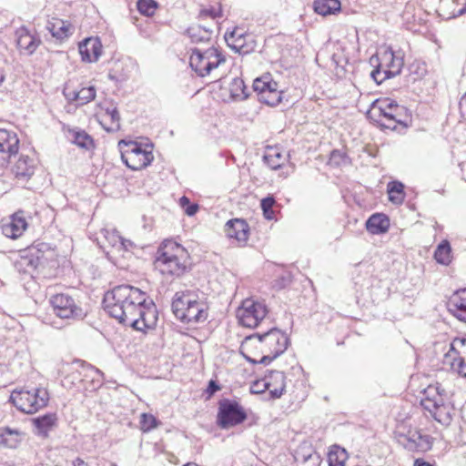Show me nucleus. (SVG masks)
<instances>
[{
  "label": "nucleus",
  "mask_w": 466,
  "mask_h": 466,
  "mask_svg": "<svg viewBox=\"0 0 466 466\" xmlns=\"http://www.w3.org/2000/svg\"><path fill=\"white\" fill-rule=\"evenodd\" d=\"M295 460L298 462L309 464V466H317L319 463V455L311 449H309L305 452L297 451Z\"/></svg>",
  "instance_id": "40"
},
{
  "label": "nucleus",
  "mask_w": 466,
  "mask_h": 466,
  "mask_svg": "<svg viewBox=\"0 0 466 466\" xmlns=\"http://www.w3.org/2000/svg\"><path fill=\"white\" fill-rule=\"evenodd\" d=\"M19 149V138L15 132L0 128V167H5Z\"/></svg>",
  "instance_id": "14"
},
{
  "label": "nucleus",
  "mask_w": 466,
  "mask_h": 466,
  "mask_svg": "<svg viewBox=\"0 0 466 466\" xmlns=\"http://www.w3.org/2000/svg\"><path fill=\"white\" fill-rule=\"evenodd\" d=\"M136 245L133 241L122 237L117 251H132Z\"/></svg>",
  "instance_id": "55"
},
{
  "label": "nucleus",
  "mask_w": 466,
  "mask_h": 466,
  "mask_svg": "<svg viewBox=\"0 0 466 466\" xmlns=\"http://www.w3.org/2000/svg\"><path fill=\"white\" fill-rule=\"evenodd\" d=\"M78 93V106H84L90 101L94 100L96 97V89L94 86H90L88 87H83L80 90H77Z\"/></svg>",
  "instance_id": "46"
},
{
  "label": "nucleus",
  "mask_w": 466,
  "mask_h": 466,
  "mask_svg": "<svg viewBox=\"0 0 466 466\" xmlns=\"http://www.w3.org/2000/svg\"><path fill=\"white\" fill-rule=\"evenodd\" d=\"M108 78L115 82H123L127 78L121 61H114L113 66L109 69Z\"/></svg>",
  "instance_id": "41"
},
{
  "label": "nucleus",
  "mask_w": 466,
  "mask_h": 466,
  "mask_svg": "<svg viewBox=\"0 0 466 466\" xmlns=\"http://www.w3.org/2000/svg\"><path fill=\"white\" fill-rule=\"evenodd\" d=\"M389 200L395 205H401L404 201V185L397 180L390 181L387 185Z\"/></svg>",
  "instance_id": "32"
},
{
  "label": "nucleus",
  "mask_w": 466,
  "mask_h": 466,
  "mask_svg": "<svg viewBox=\"0 0 466 466\" xmlns=\"http://www.w3.org/2000/svg\"><path fill=\"white\" fill-rule=\"evenodd\" d=\"M420 404L424 410L442 425H450L452 420L454 407L449 400L447 393L440 384L428 386L423 392Z\"/></svg>",
  "instance_id": "3"
},
{
  "label": "nucleus",
  "mask_w": 466,
  "mask_h": 466,
  "mask_svg": "<svg viewBox=\"0 0 466 466\" xmlns=\"http://www.w3.org/2000/svg\"><path fill=\"white\" fill-rule=\"evenodd\" d=\"M22 440V433L17 429L7 426L0 427V447L15 449Z\"/></svg>",
  "instance_id": "25"
},
{
  "label": "nucleus",
  "mask_w": 466,
  "mask_h": 466,
  "mask_svg": "<svg viewBox=\"0 0 466 466\" xmlns=\"http://www.w3.org/2000/svg\"><path fill=\"white\" fill-rule=\"evenodd\" d=\"M106 116H109L111 120V127L107 130H118L120 127V116L116 107H107L106 109Z\"/></svg>",
  "instance_id": "51"
},
{
  "label": "nucleus",
  "mask_w": 466,
  "mask_h": 466,
  "mask_svg": "<svg viewBox=\"0 0 466 466\" xmlns=\"http://www.w3.org/2000/svg\"><path fill=\"white\" fill-rule=\"evenodd\" d=\"M66 137L71 143L87 151L93 150L96 147L93 137L77 127L69 128L66 131Z\"/></svg>",
  "instance_id": "24"
},
{
  "label": "nucleus",
  "mask_w": 466,
  "mask_h": 466,
  "mask_svg": "<svg viewBox=\"0 0 466 466\" xmlns=\"http://www.w3.org/2000/svg\"><path fill=\"white\" fill-rule=\"evenodd\" d=\"M224 229L228 238H234L240 244H245L248 238L249 227L242 218L229 219Z\"/></svg>",
  "instance_id": "18"
},
{
  "label": "nucleus",
  "mask_w": 466,
  "mask_h": 466,
  "mask_svg": "<svg viewBox=\"0 0 466 466\" xmlns=\"http://www.w3.org/2000/svg\"><path fill=\"white\" fill-rule=\"evenodd\" d=\"M405 447L409 450L427 451L431 449L433 438L422 431H409Z\"/></svg>",
  "instance_id": "21"
},
{
  "label": "nucleus",
  "mask_w": 466,
  "mask_h": 466,
  "mask_svg": "<svg viewBox=\"0 0 466 466\" xmlns=\"http://www.w3.org/2000/svg\"><path fill=\"white\" fill-rule=\"evenodd\" d=\"M347 160V156L344 152L335 149L330 153L329 164L334 167H339Z\"/></svg>",
  "instance_id": "52"
},
{
  "label": "nucleus",
  "mask_w": 466,
  "mask_h": 466,
  "mask_svg": "<svg viewBox=\"0 0 466 466\" xmlns=\"http://www.w3.org/2000/svg\"><path fill=\"white\" fill-rule=\"evenodd\" d=\"M434 258L437 263L448 266L452 260L451 247L448 240H442L434 251Z\"/></svg>",
  "instance_id": "33"
},
{
  "label": "nucleus",
  "mask_w": 466,
  "mask_h": 466,
  "mask_svg": "<svg viewBox=\"0 0 466 466\" xmlns=\"http://www.w3.org/2000/svg\"><path fill=\"white\" fill-rule=\"evenodd\" d=\"M187 34L192 43H208L211 40L213 30L200 25H194L187 28Z\"/></svg>",
  "instance_id": "29"
},
{
  "label": "nucleus",
  "mask_w": 466,
  "mask_h": 466,
  "mask_svg": "<svg viewBox=\"0 0 466 466\" xmlns=\"http://www.w3.org/2000/svg\"><path fill=\"white\" fill-rule=\"evenodd\" d=\"M346 457L347 454L343 449L330 451L328 454V464L329 466H345Z\"/></svg>",
  "instance_id": "44"
},
{
  "label": "nucleus",
  "mask_w": 466,
  "mask_h": 466,
  "mask_svg": "<svg viewBox=\"0 0 466 466\" xmlns=\"http://www.w3.org/2000/svg\"><path fill=\"white\" fill-rule=\"evenodd\" d=\"M127 149L121 152V158L127 167L132 170H140L151 164L154 159L152 145L143 146L141 143L120 141Z\"/></svg>",
  "instance_id": "9"
},
{
  "label": "nucleus",
  "mask_w": 466,
  "mask_h": 466,
  "mask_svg": "<svg viewBox=\"0 0 466 466\" xmlns=\"http://www.w3.org/2000/svg\"><path fill=\"white\" fill-rule=\"evenodd\" d=\"M278 357H274V353L273 354H270L268 352H267L266 355H264L258 361V363H260V364H264V365H268L269 364L272 360H274L275 359H277Z\"/></svg>",
  "instance_id": "59"
},
{
  "label": "nucleus",
  "mask_w": 466,
  "mask_h": 466,
  "mask_svg": "<svg viewBox=\"0 0 466 466\" xmlns=\"http://www.w3.org/2000/svg\"><path fill=\"white\" fill-rule=\"evenodd\" d=\"M313 7L317 14L327 16L339 13L341 4L339 0H315Z\"/></svg>",
  "instance_id": "28"
},
{
  "label": "nucleus",
  "mask_w": 466,
  "mask_h": 466,
  "mask_svg": "<svg viewBox=\"0 0 466 466\" xmlns=\"http://www.w3.org/2000/svg\"><path fill=\"white\" fill-rule=\"evenodd\" d=\"M281 91L278 89L277 86L264 91L263 96H261L258 100L265 105L276 106L281 102Z\"/></svg>",
  "instance_id": "35"
},
{
  "label": "nucleus",
  "mask_w": 466,
  "mask_h": 466,
  "mask_svg": "<svg viewBox=\"0 0 466 466\" xmlns=\"http://www.w3.org/2000/svg\"><path fill=\"white\" fill-rule=\"evenodd\" d=\"M247 33L243 31V29L235 27L230 32H226L225 34V40L228 44V46L231 48L232 44H236L238 40H240L243 35H245Z\"/></svg>",
  "instance_id": "50"
},
{
  "label": "nucleus",
  "mask_w": 466,
  "mask_h": 466,
  "mask_svg": "<svg viewBox=\"0 0 466 466\" xmlns=\"http://www.w3.org/2000/svg\"><path fill=\"white\" fill-rule=\"evenodd\" d=\"M225 63V55L214 46L207 49L193 48L189 58L190 67L201 77L208 76L212 70Z\"/></svg>",
  "instance_id": "6"
},
{
  "label": "nucleus",
  "mask_w": 466,
  "mask_h": 466,
  "mask_svg": "<svg viewBox=\"0 0 466 466\" xmlns=\"http://www.w3.org/2000/svg\"><path fill=\"white\" fill-rule=\"evenodd\" d=\"M389 227V218L381 213L371 215L366 221V228L371 234L385 233L388 231Z\"/></svg>",
  "instance_id": "26"
},
{
  "label": "nucleus",
  "mask_w": 466,
  "mask_h": 466,
  "mask_svg": "<svg viewBox=\"0 0 466 466\" xmlns=\"http://www.w3.org/2000/svg\"><path fill=\"white\" fill-rule=\"evenodd\" d=\"M257 339L262 344V350L274 357H279L288 349L289 339L288 335L277 328H272L264 333H255L246 338L247 341Z\"/></svg>",
  "instance_id": "11"
},
{
  "label": "nucleus",
  "mask_w": 466,
  "mask_h": 466,
  "mask_svg": "<svg viewBox=\"0 0 466 466\" xmlns=\"http://www.w3.org/2000/svg\"><path fill=\"white\" fill-rule=\"evenodd\" d=\"M9 400L18 410L33 414L47 405L49 394L45 388H23L13 390Z\"/></svg>",
  "instance_id": "5"
},
{
  "label": "nucleus",
  "mask_w": 466,
  "mask_h": 466,
  "mask_svg": "<svg viewBox=\"0 0 466 466\" xmlns=\"http://www.w3.org/2000/svg\"><path fill=\"white\" fill-rule=\"evenodd\" d=\"M380 62L384 67V78H391L398 76L403 66L402 57L395 56L391 50L383 53Z\"/></svg>",
  "instance_id": "23"
},
{
  "label": "nucleus",
  "mask_w": 466,
  "mask_h": 466,
  "mask_svg": "<svg viewBox=\"0 0 466 466\" xmlns=\"http://www.w3.org/2000/svg\"><path fill=\"white\" fill-rule=\"evenodd\" d=\"M442 362L446 368L466 378V361L459 353H444Z\"/></svg>",
  "instance_id": "27"
},
{
  "label": "nucleus",
  "mask_w": 466,
  "mask_h": 466,
  "mask_svg": "<svg viewBox=\"0 0 466 466\" xmlns=\"http://www.w3.org/2000/svg\"><path fill=\"white\" fill-rule=\"evenodd\" d=\"M140 425L141 430L144 432H147L157 427L158 420L152 414L143 413L141 415Z\"/></svg>",
  "instance_id": "47"
},
{
  "label": "nucleus",
  "mask_w": 466,
  "mask_h": 466,
  "mask_svg": "<svg viewBox=\"0 0 466 466\" xmlns=\"http://www.w3.org/2000/svg\"><path fill=\"white\" fill-rule=\"evenodd\" d=\"M64 96L68 102H76V106H78V93L77 90H67L66 88L64 90Z\"/></svg>",
  "instance_id": "56"
},
{
  "label": "nucleus",
  "mask_w": 466,
  "mask_h": 466,
  "mask_svg": "<svg viewBox=\"0 0 466 466\" xmlns=\"http://www.w3.org/2000/svg\"><path fill=\"white\" fill-rule=\"evenodd\" d=\"M15 36L17 47L23 55L31 56L41 44L37 35L24 26L15 31Z\"/></svg>",
  "instance_id": "17"
},
{
  "label": "nucleus",
  "mask_w": 466,
  "mask_h": 466,
  "mask_svg": "<svg viewBox=\"0 0 466 466\" xmlns=\"http://www.w3.org/2000/svg\"><path fill=\"white\" fill-rule=\"evenodd\" d=\"M219 390H220L219 384L216 380H210L208 381V385L207 387L206 392L208 393V397H211Z\"/></svg>",
  "instance_id": "57"
},
{
  "label": "nucleus",
  "mask_w": 466,
  "mask_h": 466,
  "mask_svg": "<svg viewBox=\"0 0 466 466\" xmlns=\"http://www.w3.org/2000/svg\"><path fill=\"white\" fill-rule=\"evenodd\" d=\"M27 226L24 212L20 210L13 214L10 220L3 225V234L9 238L15 239L22 236Z\"/></svg>",
  "instance_id": "20"
},
{
  "label": "nucleus",
  "mask_w": 466,
  "mask_h": 466,
  "mask_svg": "<svg viewBox=\"0 0 466 466\" xmlns=\"http://www.w3.org/2000/svg\"><path fill=\"white\" fill-rule=\"evenodd\" d=\"M50 304L54 313L60 319L80 320L86 316L85 310L76 303L75 299L65 293L52 296Z\"/></svg>",
  "instance_id": "13"
},
{
  "label": "nucleus",
  "mask_w": 466,
  "mask_h": 466,
  "mask_svg": "<svg viewBox=\"0 0 466 466\" xmlns=\"http://www.w3.org/2000/svg\"><path fill=\"white\" fill-rule=\"evenodd\" d=\"M286 376L284 372L279 370H267L262 379V388L256 393L264 392L266 390L269 391L271 399L280 398L286 388Z\"/></svg>",
  "instance_id": "15"
},
{
  "label": "nucleus",
  "mask_w": 466,
  "mask_h": 466,
  "mask_svg": "<svg viewBox=\"0 0 466 466\" xmlns=\"http://www.w3.org/2000/svg\"><path fill=\"white\" fill-rule=\"evenodd\" d=\"M73 466H88V465L86 461H84V460H82L80 458H76L73 462Z\"/></svg>",
  "instance_id": "61"
},
{
  "label": "nucleus",
  "mask_w": 466,
  "mask_h": 466,
  "mask_svg": "<svg viewBox=\"0 0 466 466\" xmlns=\"http://www.w3.org/2000/svg\"><path fill=\"white\" fill-rule=\"evenodd\" d=\"M247 412L236 400L222 399L218 401L217 425L222 430H228L243 423L247 420Z\"/></svg>",
  "instance_id": "10"
},
{
  "label": "nucleus",
  "mask_w": 466,
  "mask_h": 466,
  "mask_svg": "<svg viewBox=\"0 0 466 466\" xmlns=\"http://www.w3.org/2000/svg\"><path fill=\"white\" fill-rule=\"evenodd\" d=\"M459 107L461 116L466 120V93L461 96Z\"/></svg>",
  "instance_id": "58"
},
{
  "label": "nucleus",
  "mask_w": 466,
  "mask_h": 466,
  "mask_svg": "<svg viewBox=\"0 0 466 466\" xmlns=\"http://www.w3.org/2000/svg\"><path fill=\"white\" fill-rule=\"evenodd\" d=\"M285 157L279 152L267 153L264 156V161L273 170H277L282 167Z\"/></svg>",
  "instance_id": "43"
},
{
  "label": "nucleus",
  "mask_w": 466,
  "mask_h": 466,
  "mask_svg": "<svg viewBox=\"0 0 466 466\" xmlns=\"http://www.w3.org/2000/svg\"><path fill=\"white\" fill-rule=\"evenodd\" d=\"M105 310L119 323L138 331L154 327L157 310L153 300L138 288L119 285L107 291L103 299Z\"/></svg>",
  "instance_id": "1"
},
{
  "label": "nucleus",
  "mask_w": 466,
  "mask_h": 466,
  "mask_svg": "<svg viewBox=\"0 0 466 466\" xmlns=\"http://www.w3.org/2000/svg\"><path fill=\"white\" fill-rule=\"evenodd\" d=\"M437 346H441L443 350H447L445 353L454 352L459 353V356H461V353H466V338H455L450 343H444L443 345L438 343Z\"/></svg>",
  "instance_id": "37"
},
{
  "label": "nucleus",
  "mask_w": 466,
  "mask_h": 466,
  "mask_svg": "<svg viewBox=\"0 0 466 466\" xmlns=\"http://www.w3.org/2000/svg\"><path fill=\"white\" fill-rule=\"evenodd\" d=\"M402 109L390 98L377 99L371 104L368 116L381 127L394 130L401 123L399 116Z\"/></svg>",
  "instance_id": "7"
},
{
  "label": "nucleus",
  "mask_w": 466,
  "mask_h": 466,
  "mask_svg": "<svg viewBox=\"0 0 466 466\" xmlns=\"http://www.w3.org/2000/svg\"><path fill=\"white\" fill-rule=\"evenodd\" d=\"M78 50L82 61L94 63L102 54V44L97 37H88L79 44Z\"/></svg>",
  "instance_id": "19"
},
{
  "label": "nucleus",
  "mask_w": 466,
  "mask_h": 466,
  "mask_svg": "<svg viewBox=\"0 0 466 466\" xmlns=\"http://www.w3.org/2000/svg\"><path fill=\"white\" fill-rule=\"evenodd\" d=\"M103 235L108 244L117 250L122 238L119 232L116 229H105L103 231Z\"/></svg>",
  "instance_id": "49"
},
{
  "label": "nucleus",
  "mask_w": 466,
  "mask_h": 466,
  "mask_svg": "<svg viewBox=\"0 0 466 466\" xmlns=\"http://www.w3.org/2000/svg\"><path fill=\"white\" fill-rule=\"evenodd\" d=\"M220 15H221V11L217 10L215 7L202 9L199 13L200 19H203L206 17H211L212 19H215Z\"/></svg>",
  "instance_id": "54"
},
{
  "label": "nucleus",
  "mask_w": 466,
  "mask_h": 466,
  "mask_svg": "<svg viewBox=\"0 0 466 466\" xmlns=\"http://www.w3.org/2000/svg\"><path fill=\"white\" fill-rule=\"evenodd\" d=\"M275 204L276 200L275 198L272 196H268L261 199L260 207L266 219H275V212L273 210V207L275 206Z\"/></svg>",
  "instance_id": "42"
},
{
  "label": "nucleus",
  "mask_w": 466,
  "mask_h": 466,
  "mask_svg": "<svg viewBox=\"0 0 466 466\" xmlns=\"http://www.w3.org/2000/svg\"><path fill=\"white\" fill-rule=\"evenodd\" d=\"M257 42L252 34L247 33L240 40H238L236 44H232L231 49L240 55L250 54L255 50Z\"/></svg>",
  "instance_id": "31"
},
{
  "label": "nucleus",
  "mask_w": 466,
  "mask_h": 466,
  "mask_svg": "<svg viewBox=\"0 0 466 466\" xmlns=\"http://www.w3.org/2000/svg\"><path fill=\"white\" fill-rule=\"evenodd\" d=\"M413 466H436V465L434 463L426 461L425 460H423L421 458H418L414 461Z\"/></svg>",
  "instance_id": "60"
},
{
  "label": "nucleus",
  "mask_w": 466,
  "mask_h": 466,
  "mask_svg": "<svg viewBox=\"0 0 466 466\" xmlns=\"http://www.w3.org/2000/svg\"><path fill=\"white\" fill-rule=\"evenodd\" d=\"M370 64L374 66L373 70L370 72V77L376 82V84H381L387 78H384V67L383 64L380 62V57L377 55L372 56L370 58Z\"/></svg>",
  "instance_id": "38"
},
{
  "label": "nucleus",
  "mask_w": 466,
  "mask_h": 466,
  "mask_svg": "<svg viewBox=\"0 0 466 466\" xmlns=\"http://www.w3.org/2000/svg\"><path fill=\"white\" fill-rule=\"evenodd\" d=\"M48 29L54 37L63 39L68 35L70 25L67 22L57 19L49 23Z\"/></svg>",
  "instance_id": "36"
},
{
  "label": "nucleus",
  "mask_w": 466,
  "mask_h": 466,
  "mask_svg": "<svg viewBox=\"0 0 466 466\" xmlns=\"http://www.w3.org/2000/svg\"><path fill=\"white\" fill-rule=\"evenodd\" d=\"M53 256V251L46 243H37L28 248L25 254L21 256L16 262L19 271L34 278L35 273L39 272Z\"/></svg>",
  "instance_id": "8"
},
{
  "label": "nucleus",
  "mask_w": 466,
  "mask_h": 466,
  "mask_svg": "<svg viewBox=\"0 0 466 466\" xmlns=\"http://www.w3.org/2000/svg\"><path fill=\"white\" fill-rule=\"evenodd\" d=\"M267 314L266 305L251 299H245L237 310L238 322L242 326L251 329L258 327Z\"/></svg>",
  "instance_id": "12"
},
{
  "label": "nucleus",
  "mask_w": 466,
  "mask_h": 466,
  "mask_svg": "<svg viewBox=\"0 0 466 466\" xmlns=\"http://www.w3.org/2000/svg\"><path fill=\"white\" fill-rule=\"evenodd\" d=\"M137 10L140 14L151 16L155 14L157 3L154 0H138L137 3Z\"/></svg>",
  "instance_id": "45"
},
{
  "label": "nucleus",
  "mask_w": 466,
  "mask_h": 466,
  "mask_svg": "<svg viewBox=\"0 0 466 466\" xmlns=\"http://www.w3.org/2000/svg\"><path fill=\"white\" fill-rule=\"evenodd\" d=\"M292 282V275L290 272H283L281 276L274 280V288L282 289L288 287Z\"/></svg>",
  "instance_id": "53"
},
{
  "label": "nucleus",
  "mask_w": 466,
  "mask_h": 466,
  "mask_svg": "<svg viewBox=\"0 0 466 466\" xmlns=\"http://www.w3.org/2000/svg\"><path fill=\"white\" fill-rule=\"evenodd\" d=\"M56 421L57 416L56 413H46L33 419V424L38 433L45 436L56 426Z\"/></svg>",
  "instance_id": "30"
},
{
  "label": "nucleus",
  "mask_w": 466,
  "mask_h": 466,
  "mask_svg": "<svg viewBox=\"0 0 466 466\" xmlns=\"http://www.w3.org/2000/svg\"><path fill=\"white\" fill-rule=\"evenodd\" d=\"M466 14V4L464 5V6L462 8H461L458 13H457V16H460V15H462Z\"/></svg>",
  "instance_id": "62"
},
{
  "label": "nucleus",
  "mask_w": 466,
  "mask_h": 466,
  "mask_svg": "<svg viewBox=\"0 0 466 466\" xmlns=\"http://www.w3.org/2000/svg\"><path fill=\"white\" fill-rule=\"evenodd\" d=\"M229 94L233 100L241 101L248 97L243 79L235 77L229 84Z\"/></svg>",
  "instance_id": "34"
},
{
  "label": "nucleus",
  "mask_w": 466,
  "mask_h": 466,
  "mask_svg": "<svg viewBox=\"0 0 466 466\" xmlns=\"http://www.w3.org/2000/svg\"><path fill=\"white\" fill-rule=\"evenodd\" d=\"M184 248L176 243L165 244L157 250V256L154 266L163 276L178 278L187 269L186 261L183 260Z\"/></svg>",
  "instance_id": "4"
},
{
  "label": "nucleus",
  "mask_w": 466,
  "mask_h": 466,
  "mask_svg": "<svg viewBox=\"0 0 466 466\" xmlns=\"http://www.w3.org/2000/svg\"><path fill=\"white\" fill-rule=\"evenodd\" d=\"M89 369L94 370L96 373H97L98 375H103V373L96 368L93 367V366H89Z\"/></svg>",
  "instance_id": "63"
},
{
  "label": "nucleus",
  "mask_w": 466,
  "mask_h": 466,
  "mask_svg": "<svg viewBox=\"0 0 466 466\" xmlns=\"http://www.w3.org/2000/svg\"><path fill=\"white\" fill-rule=\"evenodd\" d=\"M183 466H199V465L195 462H187V463L184 464Z\"/></svg>",
  "instance_id": "64"
},
{
  "label": "nucleus",
  "mask_w": 466,
  "mask_h": 466,
  "mask_svg": "<svg viewBox=\"0 0 466 466\" xmlns=\"http://www.w3.org/2000/svg\"><path fill=\"white\" fill-rule=\"evenodd\" d=\"M208 307L205 300L193 290L176 292L172 300V311L176 318L187 324H198L207 320Z\"/></svg>",
  "instance_id": "2"
},
{
  "label": "nucleus",
  "mask_w": 466,
  "mask_h": 466,
  "mask_svg": "<svg viewBox=\"0 0 466 466\" xmlns=\"http://www.w3.org/2000/svg\"><path fill=\"white\" fill-rule=\"evenodd\" d=\"M35 158L24 153H20L11 170L16 179V182L24 185L35 174Z\"/></svg>",
  "instance_id": "16"
},
{
  "label": "nucleus",
  "mask_w": 466,
  "mask_h": 466,
  "mask_svg": "<svg viewBox=\"0 0 466 466\" xmlns=\"http://www.w3.org/2000/svg\"><path fill=\"white\" fill-rule=\"evenodd\" d=\"M277 82L269 79L268 76L256 78L253 82V90L257 94V99L263 96L264 91L268 90L273 86H277Z\"/></svg>",
  "instance_id": "39"
},
{
  "label": "nucleus",
  "mask_w": 466,
  "mask_h": 466,
  "mask_svg": "<svg viewBox=\"0 0 466 466\" xmlns=\"http://www.w3.org/2000/svg\"><path fill=\"white\" fill-rule=\"evenodd\" d=\"M448 309L458 319L466 322V288L453 293L448 301Z\"/></svg>",
  "instance_id": "22"
},
{
  "label": "nucleus",
  "mask_w": 466,
  "mask_h": 466,
  "mask_svg": "<svg viewBox=\"0 0 466 466\" xmlns=\"http://www.w3.org/2000/svg\"><path fill=\"white\" fill-rule=\"evenodd\" d=\"M179 205L189 217L194 216L199 209L198 204L190 202L189 198L186 196L179 198Z\"/></svg>",
  "instance_id": "48"
}]
</instances>
